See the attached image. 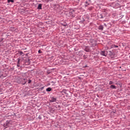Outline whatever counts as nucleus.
Wrapping results in <instances>:
<instances>
[{"instance_id":"nucleus-15","label":"nucleus","mask_w":130,"mask_h":130,"mask_svg":"<svg viewBox=\"0 0 130 130\" xmlns=\"http://www.w3.org/2000/svg\"><path fill=\"white\" fill-rule=\"evenodd\" d=\"M99 18H100V19H103V15H102V14H100V15H99Z\"/></svg>"},{"instance_id":"nucleus-9","label":"nucleus","mask_w":130,"mask_h":130,"mask_svg":"<svg viewBox=\"0 0 130 130\" xmlns=\"http://www.w3.org/2000/svg\"><path fill=\"white\" fill-rule=\"evenodd\" d=\"M104 27H103V25H100L99 26V30H103V29H104Z\"/></svg>"},{"instance_id":"nucleus-23","label":"nucleus","mask_w":130,"mask_h":130,"mask_svg":"<svg viewBox=\"0 0 130 130\" xmlns=\"http://www.w3.org/2000/svg\"><path fill=\"white\" fill-rule=\"evenodd\" d=\"M3 77H4V78H5V77H6V76H4L3 75H2L0 76V78H3Z\"/></svg>"},{"instance_id":"nucleus-17","label":"nucleus","mask_w":130,"mask_h":130,"mask_svg":"<svg viewBox=\"0 0 130 130\" xmlns=\"http://www.w3.org/2000/svg\"><path fill=\"white\" fill-rule=\"evenodd\" d=\"M80 22L81 23H83V22H85V19H84L83 18H82V19L80 21Z\"/></svg>"},{"instance_id":"nucleus-3","label":"nucleus","mask_w":130,"mask_h":130,"mask_svg":"<svg viewBox=\"0 0 130 130\" xmlns=\"http://www.w3.org/2000/svg\"><path fill=\"white\" fill-rule=\"evenodd\" d=\"M27 78H22L21 79V84L22 85H25L27 83Z\"/></svg>"},{"instance_id":"nucleus-7","label":"nucleus","mask_w":130,"mask_h":130,"mask_svg":"<svg viewBox=\"0 0 130 130\" xmlns=\"http://www.w3.org/2000/svg\"><path fill=\"white\" fill-rule=\"evenodd\" d=\"M114 5H115L116 8H118V7H119V3H118L117 1L114 3Z\"/></svg>"},{"instance_id":"nucleus-5","label":"nucleus","mask_w":130,"mask_h":130,"mask_svg":"<svg viewBox=\"0 0 130 130\" xmlns=\"http://www.w3.org/2000/svg\"><path fill=\"white\" fill-rule=\"evenodd\" d=\"M4 127H6L7 128L8 127L10 126V122L8 121H6V123L4 124Z\"/></svg>"},{"instance_id":"nucleus-29","label":"nucleus","mask_w":130,"mask_h":130,"mask_svg":"<svg viewBox=\"0 0 130 130\" xmlns=\"http://www.w3.org/2000/svg\"><path fill=\"white\" fill-rule=\"evenodd\" d=\"M64 26H67V25H64Z\"/></svg>"},{"instance_id":"nucleus-6","label":"nucleus","mask_w":130,"mask_h":130,"mask_svg":"<svg viewBox=\"0 0 130 130\" xmlns=\"http://www.w3.org/2000/svg\"><path fill=\"white\" fill-rule=\"evenodd\" d=\"M37 9L38 10H42V4H39Z\"/></svg>"},{"instance_id":"nucleus-12","label":"nucleus","mask_w":130,"mask_h":130,"mask_svg":"<svg viewBox=\"0 0 130 130\" xmlns=\"http://www.w3.org/2000/svg\"><path fill=\"white\" fill-rule=\"evenodd\" d=\"M89 6V3H88V1H86L85 2V7H88Z\"/></svg>"},{"instance_id":"nucleus-14","label":"nucleus","mask_w":130,"mask_h":130,"mask_svg":"<svg viewBox=\"0 0 130 130\" xmlns=\"http://www.w3.org/2000/svg\"><path fill=\"white\" fill-rule=\"evenodd\" d=\"M112 47H113L114 48H118V46H116L115 45H113Z\"/></svg>"},{"instance_id":"nucleus-10","label":"nucleus","mask_w":130,"mask_h":130,"mask_svg":"<svg viewBox=\"0 0 130 130\" xmlns=\"http://www.w3.org/2000/svg\"><path fill=\"white\" fill-rule=\"evenodd\" d=\"M51 90H52L51 88L48 87L46 89V91H47V92H50Z\"/></svg>"},{"instance_id":"nucleus-27","label":"nucleus","mask_w":130,"mask_h":130,"mask_svg":"<svg viewBox=\"0 0 130 130\" xmlns=\"http://www.w3.org/2000/svg\"><path fill=\"white\" fill-rule=\"evenodd\" d=\"M43 89H44V86L41 88V90H43Z\"/></svg>"},{"instance_id":"nucleus-16","label":"nucleus","mask_w":130,"mask_h":130,"mask_svg":"<svg viewBox=\"0 0 130 130\" xmlns=\"http://www.w3.org/2000/svg\"><path fill=\"white\" fill-rule=\"evenodd\" d=\"M31 82H32V80L30 79H29L28 81V84H31Z\"/></svg>"},{"instance_id":"nucleus-20","label":"nucleus","mask_w":130,"mask_h":130,"mask_svg":"<svg viewBox=\"0 0 130 130\" xmlns=\"http://www.w3.org/2000/svg\"><path fill=\"white\" fill-rule=\"evenodd\" d=\"M38 53H42V51H41V50H39L38 51Z\"/></svg>"},{"instance_id":"nucleus-28","label":"nucleus","mask_w":130,"mask_h":130,"mask_svg":"<svg viewBox=\"0 0 130 130\" xmlns=\"http://www.w3.org/2000/svg\"><path fill=\"white\" fill-rule=\"evenodd\" d=\"M87 52H89V50H86Z\"/></svg>"},{"instance_id":"nucleus-19","label":"nucleus","mask_w":130,"mask_h":130,"mask_svg":"<svg viewBox=\"0 0 130 130\" xmlns=\"http://www.w3.org/2000/svg\"><path fill=\"white\" fill-rule=\"evenodd\" d=\"M13 28H11L12 31H15L16 28H14V27H12Z\"/></svg>"},{"instance_id":"nucleus-18","label":"nucleus","mask_w":130,"mask_h":130,"mask_svg":"<svg viewBox=\"0 0 130 130\" xmlns=\"http://www.w3.org/2000/svg\"><path fill=\"white\" fill-rule=\"evenodd\" d=\"M23 54V53L22 51H20L19 52V54H20V55H22V54Z\"/></svg>"},{"instance_id":"nucleus-21","label":"nucleus","mask_w":130,"mask_h":130,"mask_svg":"<svg viewBox=\"0 0 130 130\" xmlns=\"http://www.w3.org/2000/svg\"><path fill=\"white\" fill-rule=\"evenodd\" d=\"M3 40H4L3 38L1 39L0 42H3Z\"/></svg>"},{"instance_id":"nucleus-31","label":"nucleus","mask_w":130,"mask_h":130,"mask_svg":"<svg viewBox=\"0 0 130 130\" xmlns=\"http://www.w3.org/2000/svg\"><path fill=\"white\" fill-rule=\"evenodd\" d=\"M120 2H121V0H120Z\"/></svg>"},{"instance_id":"nucleus-11","label":"nucleus","mask_w":130,"mask_h":130,"mask_svg":"<svg viewBox=\"0 0 130 130\" xmlns=\"http://www.w3.org/2000/svg\"><path fill=\"white\" fill-rule=\"evenodd\" d=\"M14 0H7V3H8V4H10V3H14Z\"/></svg>"},{"instance_id":"nucleus-13","label":"nucleus","mask_w":130,"mask_h":130,"mask_svg":"<svg viewBox=\"0 0 130 130\" xmlns=\"http://www.w3.org/2000/svg\"><path fill=\"white\" fill-rule=\"evenodd\" d=\"M113 84H114V82H113V81H109V85H112Z\"/></svg>"},{"instance_id":"nucleus-30","label":"nucleus","mask_w":130,"mask_h":130,"mask_svg":"<svg viewBox=\"0 0 130 130\" xmlns=\"http://www.w3.org/2000/svg\"><path fill=\"white\" fill-rule=\"evenodd\" d=\"M43 1V2H44V0H42Z\"/></svg>"},{"instance_id":"nucleus-4","label":"nucleus","mask_w":130,"mask_h":130,"mask_svg":"<svg viewBox=\"0 0 130 130\" xmlns=\"http://www.w3.org/2000/svg\"><path fill=\"white\" fill-rule=\"evenodd\" d=\"M101 55H102L103 56H107V52L105 51H101L100 52Z\"/></svg>"},{"instance_id":"nucleus-26","label":"nucleus","mask_w":130,"mask_h":130,"mask_svg":"<svg viewBox=\"0 0 130 130\" xmlns=\"http://www.w3.org/2000/svg\"><path fill=\"white\" fill-rule=\"evenodd\" d=\"M47 2H53V0H47Z\"/></svg>"},{"instance_id":"nucleus-24","label":"nucleus","mask_w":130,"mask_h":130,"mask_svg":"<svg viewBox=\"0 0 130 130\" xmlns=\"http://www.w3.org/2000/svg\"><path fill=\"white\" fill-rule=\"evenodd\" d=\"M17 63L20 64V59L18 60Z\"/></svg>"},{"instance_id":"nucleus-25","label":"nucleus","mask_w":130,"mask_h":130,"mask_svg":"<svg viewBox=\"0 0 130 130\" xmlns=\"http://www.w3.org/2000/svg\"><path fill=\"white\" fill-rule=\"evenodd\" d=\"M51 84H55V83L54 81H51Z\"/></svg>"},{"instance_id":"nucleus-32","label":"nucleus","mask_w":130,"mask_h":130,"mask_svg":"<svg viewBox=\"0 0 130 130\" xmlns=\"http://www.w3.org/2000/svg\"><path fill=\"white\" fill-rule=\"evenodd\" d=\"M30 1H32V0H30Z\"/></svg>"},{"instance_id":"nucleus-22","label":"nucleus","mask_w":130,"mask_h":130,"mask_svg":"<svg viewBox=\"0 0 130 130\" xmlns=\"http://www.w3.org/2000/svg\"><path fill=\"white\" fill-rule=\"evenodd\" d=\"M17 68H19L20 67V64L17 63Z\"/></svg>"},{"instance_id":"nucleus-8","label":"nucleus","mask_w":130,"mask_h":130,"mask_svg":"<svg viewBox=\"0 0 130 130\" xmlns=\"http://www.w3.org/2000/svg\"><path fill=\"white\" fill-rule=\"evenodd\" d=\"M110 89H116V86L114 85H111V86H110Z\"/></svg>"},{"instance_id":"nucleus-2","label":"nucleus","mask_w":130,"mask_h":130,"mask_svg":"<svg viewBox=\"0 0 130 130\" xmlns=\"http://www.w3.org/2000/svg\"><path fill=\"white\" fill-rule=\"evenodd\" d=\"M56 98L55 97H54V96H51L50 98H49V102H51V103H52V102H56Z\"/></svg>"},{"instance_id":"nucleus-1","label":"nucleus","mask_w":130,"mask_h":130,"mask_svg":"<svg viewBox=\"0 0 130 130\" xmlns=\"http://www.w3.org/2000/svg\"><path fill=\"white\" fill-rule=\"evenodd\" d=\"M69 15L72 18H75V10H72L69 12Z\"/></svg>"}]
</instances>
